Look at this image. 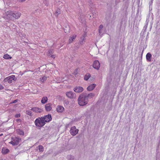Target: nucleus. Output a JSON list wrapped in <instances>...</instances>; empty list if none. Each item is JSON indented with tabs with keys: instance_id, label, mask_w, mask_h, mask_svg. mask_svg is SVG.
Masks as SVG:
<instances>
[{
	"instance_id": "obj_1",
	"label": "nucleus",
	"mask_w": 160,
	"mask_h": 160,
	"mask_svg": "<svg viewBox=\"0 0 160 160\" xmlns=\"http://www.w3.org/2000/svg\"><path fill=\"white\" fill-rule=\"evenodd\" d=\"M21 15L20 12L16 11H8L6 12L4 17L7 19L13 20L14 19H18L20 17Z\"/></svg>"
},
{
	"instance_id": "obj_2",
	"label": "nucleus",
	"mask_w": 160,
	"mask_h": 160,
	"mask_svg": "<svg viewBox=\"0 0 160 160\" xmlns=\"http://www.w3.org/2000/svg\"><path fill=\"white\" fill-rule=\"evenodd\" d=\"M78 104L81 106H83L88 103V101L85 97L84 93L80 95L78 99Z\"/></svg>"
},
{
	"instance_id": "obj_3",
	"label": "nucleus",
	"mask_w": 160,
	"mask_h": 160,
	"mask_svg": "<svg viewBox=\"0 0 160 160\" xmlns=\"http://www.w3.org/2000/svg\"><path fill=\"white\" fill-rule=\"evenodd\" d=\"M34 123L38 128L42 127L46 124L42 117L37 118L34 121Z\"/></svg>"
},
{
	"instance_id": "obj_4",
	"label": "nucleus",
	"mask_w": 160,
	"mask_h": 160,
	"mask_svg": "<svg viewBox=\"0 0 160 160\" xmlns=\"http://www.w3.org/2000/svg\"><path fill=\"white\" fill-rule=\"evenodd\" d=\"M17 80V78L15 77V76L12 75L4 79L3 82H8L9 83H11L12 82V80L15 81Z\"/></svg>"
},
{
	"instance_id": "obj_5",
	"label": "nucleus",
	"mask_w": 160,
	"mask_h": 160,
	"mask_svg": "<svg viewBox=\"0 0 160 160\" xmlns=\"http://www.w3.org/2000/svg\"><path fill=\"white\" fill-rule=\"evenodd\" d=\"M12 141L9 143L12 144L13 146L17 145L18 144L21 139L17 137H12Z\"/></svg>"
},
{
	"instance_id": "obj_6",
	"label": "nucleus",
	"mask_w": 160,
	"mask_h": 160,
	"mask_svg": "<svg viewBox=\"0 0 160 160\" xmlns=\"http://www.w3.org/2000/svg\"><path fill=\"white\" fill-rule=\"evenodd\" d=\"M79 130L76 128L75 126L72 127L71 128L70 132V134L72 136H75L78 133Z\"/></svg>"
},
{
	"instance_id": "obj_7",
	"label": "nucleus",
	"mask_w": 160,
	"mask_h": 160,
	"mask_svg": "<svg viewBox=\"0 0 160 160\" xmlns=\"http://www.w3.org/2000/svg\"><path fill=\"white\" fill-rule=\"evenodd\" d=\"M42 117L45 123L46 122H49L52 119V117L51 115L50 114H48V115H45L44 117Z\"/></svg>"
},
{
	"instance_id": "obj_8",
	"label": "nucleus",
	"mask_w": 160,
	"mask_h": 160,
	"mask_svg": "<svg viewBox=\"0 0 160 160\" xmlns=\"http://www.w3.org/2000/svg\"><path fill=\"white\" fill-rule=\"evenodd\" d=\"M66 94L68 98L71 99H73L76 98L75 94L72 91L66 92Z\"/></svg>"
},
{
	"instance_id": "obj_9",
	"label": "nucleus",
	"mask_w": 160,
	"mask_h": 160,
	"mask_svg": "<svg viewBox=\"0 0 160 160\" xmlns=\"http://www.w3.org/2000/svg\"><path fill=\"white\" fill-rule=\"evenodd\" d=\"M93 67L97 70L99 69L100 67V64L98 60H95L93 64Z\"/></svg>"
},
{
	"instance_id": "obj_10",
	"label": "nucleus",
	"mask_w": 160,
	"mask_h": 160,
	"mask_svg": "<svg viewBox=\"0 0 160 160\" xmlns=\"http://www.w3.org/2000/svg\"><path fill=\"white\" fill-rule=\"evenodd\" d=\"M84 90L83 88L80 86H77L73 88V90L76 92H81Z\"/></svg>"
},
{
	"instance_id": "obj_11",
	"label": "nucleus",
	"mask_w": 160,
	"mask_h": 160,
	"mask_svg": "<svg viewBox=\"0 0 160 160\" xmlns=\"http://www.w3.org/2000/svg\"><path fill=\"white\" fill-rule=\"evenodd\" d=\"M150 13L149 12L148 14V16L147 17L146 20V24L148 25V23L150 21V19L152 21L153 19V17H152V14L151 17H150Z\"/></svg>"
},
{
	"instance_id": "obj_12",
	"label": "nucleus",
	"mask_w": 160,
	"mask_h": 160,
	"mask_svg": "<svg viewBox=\"0 0 160 160\" xmlns=\"http://www.w3.org/2000/svg\"><path fill=\"white\" fill-rule=\"evenodd\" d=\"M31 110L36 113H41L43 111L42 109L37 107H34L31 108Z\"/></svg>"
},
{
	"instance_id": "obj_13",
	"label": "nucleus",
	"mask_w": 160,
	"mask_h": 160,
	"mask_svg": "<svg viewBox=\"0 0 160 160\" xmlns=\"http://www.w3.org/2000/svg\"><path fill=\"white\" fill-rule=\"evenodd\" d=\"M56 4L58 6L59 8L64 5V1L63 0H56Z\"/></svg>"
},
{
	"instance_id": "obj_14",
	"label": "nucleus",
	"mask_w": 160,
	"mask_h": 160,
	"mask_svg": "<svg viewBox=\"0 0 160 160\" xmlns=\"http://www.w3.org/2000/svg\"><path fill=\"white\" fill-rule=\"evenodd\" d=\"M52 104L51 103H48L45 106V110L47 111H49L52 109Z\"/></svg>"
},
{
	"instance_id": "obj_15",
	"label": "nucleus",
	"mask_w": 160,
	"mask_h": 160,
	"mask_svg": "<svg viewBox=\"0 0 160 160\" xmlns=\"http://www.w3.org/2000/svg\"><path fill=\"white\" fill-rule=\"evenodd\" d=\"M96 86V85L95 84H92L88 87L87 89L88 91H92L94 89Z\"/></svg>"
},
{
	"instance_id": "obj_16",
	"label": "nucleus",
	"mask_w": 160,
	"mask_h": 160,
	"mask_svg": "<svg viewBox=\"0 0 160 160\" xmlns=\"http://www.w3.org/2000/svg\"><path fill=\"white\" fill-rule=\"evenodd\" d=\"M84 95L85 96V97L87 98V99H88H88L92 98L94 96V94L92 93H90L88 95H87L86 93H84Z\"/></svg>"
},
{
	"instance_id": "obj_17",
	"label": "nucleus",
	"mask_w": 160,
	"mask_h": 160,
	"mask_svg": "<svg viewBox=\"0 0 160 160\" xmlns=\"http://www.w3.org/2000/svg\"><path fill=\"white\" fill-rule=\"evenodd\" d=\"M9 152L8 149L5 147H3L2 149V152L3 154H6L8 153Z\"/></svg>"
},
{
	"instance_id": "obj_18",
	"label": "nucleus",
	"mask_w": 160,
	"mask_h": 160,
	"mask_svg": "<svg viewBox=\"0 0 160 160\" xmlns=\"http://www.w3.org/2000/svg\"><path fill=\"white\" fill-rule=\"evenodd\" d=\"M152 55L149 52L146 55L147 60L148 62H151L152 60Z\"/></svg>"
},
{
	"instance_id": "obj_19",
	"label": "nucleus",
	"mask_w": 160,
	"mask_h": 160,
	"mask_svg": "<svg viewBox=\"0 0 160 160\" xmlns=\"http://www.w3.org/2000/svg\"><path fill=\"white\" fill-rule=\"evenodd\" d=\"M64 110V108L61 106H58L57 108V111L59 112H62Z\"/></svg>"
},
{
	"instance_id": "obj_20",
	"label": "nucleus",
	"mask_w": 160,
	"mask_h": 160,
	"mask_svg": "<svg viewBox=\"0 0 160 160\" xmlns=\"http://www.w3.org/2000/svg\"><path fill=\"white\" fill-rule=\"evenodd\" d=\"M48 100V99L47 97H44L42 98L41 102L42 103L45 104L47 102Z\"/></svg>"
},
{
	"instance_id": "obj_21",
	"label": "nucleus",
	"mask_w": 160,
	"mask_h": 160,
	"mask_svg": "<svg viewBox=\"0 0 160 160\" xmlns=\"http://www.w3.org/2000/svg\"><path fill=\"white\" fill-rule=\"evenodd\" d=\"M17 133L20 135H23L24 134V132L23 131L20 129H18L17 130Z\"/></svg>"
},
{
	"instance_id": "obj_22",
	"label": "nucleus",
	"mask_w": 160,
	"mask_h": 160,
	"mask_svg": "<svg viewBox=\"0 0 160 160\" xmlns=\"http://www.w3.org/2000/svg\"><path fill=\"white\" fill-rule=\"evenodd\" d=\"M3 58L6 59H11L12 58V57L7 54L4 55L3 56Z\"/></svg>"
},
{
	"instance_id": "obj_23",
	"label": "nucleus",
	"mask_w": 160,
	"mask_h": 160,
	"mask_svg": "<svg viewBox=\"0 0 160 160\" xmlns=\"http://www.w3.org/2000/svg\"><path fill=\"white\" fill-rule=\"evenodd\" d=\"M52 50H49L48 51V56H50L51 57H52V58H55V56L54 55H52Z\"/></svg>"
},
{
	"instance_id": "obj_24",
	"label": "nucleus",
	"mask_w": 160,
	"mask_h": 160,
	"mask_svg": "<svg viewBox=\"0 0 160 160\" xmlns=\"http://www.w3.org/2000/svg\"><path fill=\"white\" fill-rule=\"evenodd\" d=\"M90 75L89 74H88L85 75L84 77V80L86 81L88 80L90 77Z\"/></svg>"
},
{
	"instance_id": "obj_25",
	"label": "nucleus",
	"mask_w": 160,
	"mask_h": 160,
	"mask_svg": "<svg viewBox=\"0 0 160 160\" xmlns=\"http://www.w3.org/2000/svg\"><path fill=\"white\" fill-rule=\"evenodd\" d=\"M67 158L70 160H73L74 159V156L71 155H68L67 156Z\"/></svg>"
},
{
	"instance_id": "obj_26",
	"label": "nucleus",
	"mask_w": 160,
	"mask_h": 160,
	"mask_svg": "<svg viewBox=\"0 0 160 160\" xmlns=\"http://www.w3.org/2000/svg\"><path fill=\"white\" fill-rule=\"evenodd\" d=\"M39 147V150L40 152H42L43 151V147L42 145H39L38 146Z\"/></svg>"
},
{
	"instance_id": "obj_27",
	"label": "nucleus",
	"mask_w": 160,
	"mask_h": 160,
	"mask_svg": "<svg viewBox=\"0 0 160 160\" xmlns=\"http://www.w3.org/2000/svg\"><path fill=\"white\" fill-rule=\"evenodd\" d=\"M26 113L27 114L30 116H32V112L30 110H27L26 111Z\"/></svg>"
},
{
	"instance_id": "obj_28",
	"label": "nucleus",
	"mask_w": 160,
	"mask_h": 160,
	"mask_svg": "<svg viewBox=\"0 0 160 160\" xmlns=\"http://www.w3.org/2000/svg\"><path fill=\"white\" fill-rule=\"evenodd\" d=\"M76 37V36H73L72 37H71V38L69 39V42L70 43L72 42L73 41V40L75 39Z\"/></svg>"
},
{
	"instance_id": "obj_29",
	"label": "nucleus",
	"mask_w": 160,
	"mask_h": 160,
	"mask_svg": "<svg viewBox=\"0 0 160 160\" xmlns=\"http://www.w3.org/2000/svg\"><path fill=\"white\" fill-rule=\"evenodd\" d=\"M47 78V77L44 76L43 77H42V78H41V82H43L44 81L46 80Z\"/></svg>"
},
{
	"instance_id": "obj_30",
	"label": "nucleus",
	"mask_w": 160,
	"mask_h": 160,
	"mask_svg": "<svg viewBox=\"0 0 160 160\" xmlns=\"http://www.w3.org/2000/svg\"><path fill=\"white\" fill-rule=\"evenodd\" d=\"M49 0H44L43 1L44 3L46 6H48L49 4Z\"/></svg>"
},
{
	"instance_id": "obj_31",
	"label": "nucleus",
	"mask_w": 160,
	"mask_h": 160,
	"mask_svg": "<svg viewBox=\"0 0 160 160\" xmlns=\"http://www.w3.org/2000/svg\"><path fill=\"white\" fill-rule=\"evenodd\" d=\"M148 25L145 24V25L144 26L143 30L144 31V32H146V31L147 28L148 27Z\"/></svg>"
},
{
	"instance_id": "obj_32",
	"label": "nucleus",
	"mask_w": 160,
	"mask_h": 160,
	"mask_svg": "<svg viewBox=\"0 0 160 160\" xmlns=\"http://www.w3.org/2000/svg\"><path fill=\"white\" fill-rule=\"evenodd\" d=\"M21 115L20 113L17 114L15 115V117L16 118H19L20 117Z\"/></svg>"
},
{
	"instance_id": "obj_33",
	"label": "nucleus",
	"mask_w": 160,
	"mask_h": 160,
	"mask_svg": "<svg viewBox=\"0 0 160 160\" xmlns=\"http://www.w3.org/2000/svg\"><path fill=\"white\" fill-rule=\"evenodd\" d=\"M103 26L102 25H100L99 27V29L102 30V29L103 28Z\"/></svg>"
},
{
	"instance_id": "obj_34",
	"label": "nucleus",
	"mask_w": 160,
	"mask_h": 160,
	"mask_svg": "<svg viewBox=\"0 0 160 160\" xmlns=\"http://www.w3.org/2000/svg\"><path fill=\"white\" fill-rule=\"evenodd\" d=\"M18 100L17 99H16L14 100L11 103H16L18 102Z\"/></svg>"
},
{
	"instance_id": "obj_35",
	"label": "nucleus",
	"mask_w": 160,
	"mask_h": 160,
	"mask_svg": "<svg viewBox=\"0 0 160 160\" xmlns=\"http://www.w3.org/2000/svg\"><path fill=\"white\" fill-rule=\"evenodd\" d=\"M26 0H18V2H25Z\"/></svg>"
},
{
	"instance_id": "obj_36",
	"label": "nucleus",
	"mask_w": 160,
	"mask_h": 160,
	"mask_svg": "<svg viewBox=\"0 0 160 160\" xmlns=\"http://www.w3.org/2000/svg\"><path fill=\"white\" fill-rule=\"evenodd\" d=\"M4 88L2 86V85H1V84H0V90H2Z\"/></svg>"
},
{
	"instance_id": "obj_37",
	"label": "nucleus",
	"mask_w": 160,
	"mask_h": 160,
	"mask_svg": "<svg viewBox=\"0 0 160 160\" xmlns=\"http://www.w3.org/2000/svg\"><path fill=\"white\" fill-rule=\"evenodd\" d=\"M102 32V30L99 29L98 33L100 35Z\"/></svg>"
},
{
	"instance_id": "obj_38",
	"label": "nucleus",
	"mask_w": 160,
	"mask_h": 160,
	"mask_svg": "<svg viewBox=\"0 0 160 160\" xmlns=\"http://www.w3.org/2000/svg\"><path fill=\"white\" fill-rule=\"evenodd\" d=\"M56 12L58 14H59L61 13V11H56Z\"/></svg>"
},
{
	"instance_id": "obj_39",
	"label": "nucleus",
	"mask_w": 160,
	"mask_h": 160,
	"mask_svg": "<svg viewBox=\"0 0 160 160\" xmlns=\"http://www.w3.org/2000/svg\"><path fill=\"white\" fill-rule=\"evenodd\" d=\"M58 14L56 12H55L54 13V15L56 17H57L58 16Z\"/></svg>"
},
{
	"instance_id": "obj_40",
	"label": "nucleus",
	"mask_w": 160,
	"mask_h": 160,
	"mask_svg": "<svg viewBox=\"0 0 160 160\" xmlns=\"http://www.w3.org/2000/svg\"><path fill=\"white\" fill-rule=\"evenodd\" d=\"M86 35V34H84V35L83 36V37H82V41H83L84 39H85L84 38H85V37Z\"/></svg>"
},
{
	"instance_id": "obj_41",
	"label": "nucleus",
	"mask_w": 160,
	"mask_h": 160,
	"mask_svg": "<svg viewBox=\"0 0 160 160\" xmlns=\"http://www.w3.org/2000/svg\"><path fill=\"white\" fill-rule=\"evenodd\" d=\"M21 120L19 119H17L16 120L17 122H21Z\"/></svg>"
},
{
	"instance_id": "obj_42",
	"label": "nucleus",
	"mask_w": 160,
	"mask_h": 160,
	"mask_svg": "<svg viewBox=\"0 0 160 160\" xmlns=\"http://www.w3.org/2000/svg\"><path fill=\"white\" fill-rule=\"evenodd\" d=\"M143 50H142V53H143Z\"/></svg>"
},
{
	"instance_id": "obj_43",
	"label": "nucleus",
	"mask_w": 160,
	"mask_h": 160,
	"mask_svg": "<svg viewBox=\"0 0 160 160\" xmlns=\"http://www.w3.org/2000/svg\"><path fill=\"white\" fill-rule=\"evenodd\" d=\"M2 134H1L0 135V136H2Z\"/></svg>"
}]
</instances>
